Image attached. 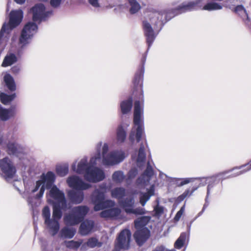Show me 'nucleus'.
<instances>
[{
  "label": "nucleus",
  "instance_id": "1",
  "mask_svg": "<svg viewBox=\"0 0 251 251\" xmlns=\"http://www.w3.org/2000/svg\"><path fill=\"white\" fill-rule=\"evenodd\" d=\"M149 50L147 49L146 52L143 55L141 60V65L135 74L133 83L134 87L136 88L139 85L141 87L140 100H136L134 102L133 110V124L132 130L129 134V140L133 144L135 139L139 143L142 139L144 133V95L143 90V81L145 73V64L147 56Z\"/></svg>",
  "mask_w": 251,
  "mask_h": 251
},
{
  "label": "nucleus",
  "instance_id": "2",
  "mask_svg": "<svg viewBox=\"0 0 251 251\" xmlns=\"http://www.w3.org/2000/svg\"><path fill=\"white\" fill-rule=\"evenodd\" d=\"M202 1V0H195L183 2L175 8L156 12L151 19V23L156 28L159 26L158 32H160L165 24L173 18L182 13L194 10L196 7H201Z\"/></svg>",
  "mask_w": 251,
  "mask_h": 251
},
{
  "label": "nucleus",
  "instance_id": "3",
  "mask_svg": "<svg viewBox=\"0 0 251 251\" xmlns=\"http://www.w3.org/2000/svg\"><path fill=\"white\" fill-rule=\"evenodd\" d=\"M68 186L71 188L67 191L69 203L72 204H79L84 200V191L89 189L92 185L84 181L80 176L73 175L69 176L66 180Z\"/></svg>",
  "mask_w": 251,
  "mask_h": 251
},
{
  "label": "nucleus",
  "instance_id": "4",
  "mask_svg": "<svg viewBox=\"0 0 251 251\" xmlns=\"http://www.w3.org/2000/svg\"><path fill=\"white\" fill-rule=\"evenodd\" d=\"M36 22L28 21L24 25L18 39L17 54L21 56L27 46L31 43L34 36L38 32V25Z\"/></svg>",
  "mask_w": 251,
  "mask_h": 251
},
{
  "label": "nucleus",
  "instance_id": "5",
  "mask_svg": "<svg viewBox=\"0 0 251 251\" xmlns=\"http://www.w3.org/2000/svg\"><path fill=\"white\" fill-rule=\"evenodd\" d=\"M91 202L94 204V210L99 211L108 207H113L115 202L111 200H106L105 195L99 189H95L90 197Z\"/></svg>",
  "mask_w": 251,
  "mask_h": 251
},
{
  "label": "nucleus",
  "instance_id": "6",
  "mask_svg": "<svg viewBox=\"0 0 251 251\" xmlns=\"http://www.w3.org/2000/svg\"><path fill=\"white\" fill-rule=\"evenodd\" d=\"M29 12L32 14V20L38 24L47 21L53 14L52 10L46 11L45 5L41 3L35 4L30 8Z\"/></svg>",
  "mask_w": 251,
  "mask_h": 251
},
{
  "label": "nucleus",
  "instance_id": "7",
  "mask_svg": "<svg viewBox=\"0 0 251 251\" xmlns=\"http://www.w3.org/2000/svg\"><path fill=\"white\" fill-rule=\"evenodd\" d=\"M131 240V232L128 228L122 230L117 235L115 241L113 251L122 250H128L130 248Z\"/></svg>",
  "mask_w": 251,
  "mask_h": 251
},
{
  "label": "nucleus",
  "instance_id": "8",
  "mask_svg": "<svg viewBox=\"0 0 251 251\" xmlns=\"http://www.w3.org/2000/svg\"><path fill=\"white\" fill-rule=\"evenodd\" d=\"M142 28L144 35L148 47V50H149L158 34L160 32H158L159 27L158 26L156 28V26L154 25V29H153L151 24L148 21L144 20L142 22Z\"/></svg>",
  "mask_w": 251,
  "mask_h": 251
},
{
  "label": "nucleus",
  "instance_id": "9",
  "mask_svg": "<svg viewBox=\"0 0 251 251\" xmlns=\"http://www.w3.org/2000/svg\"><path fill=\"white\" fill-rule=\"evenodd\" d=\"M47 195L50 197L48 202L50 204L55 203H68L65 197L64 192L61 190L57 185H55L48 190Z\"/></svg>",
  "mask_w": 251,
  "mask_h": 251
},
{
  "label": "nucleus",
  "instance_id": "10",
  "mask_svg": "<svg viewBox=\"0 0 251 251\" xmlns=\"http://www.w3.org/2000/svg\"><path fill=\"white\" fill-rule=\"evenodd\" d=\"M0 169L3 177L6 180L13 178L16 173L15 166L8 157L0 160Z\"/></svg>",
  "mask_w": 251,
  "mask_h": 251
},
{
  "label": "nucleus",
  "instance_id": "11",
  "mask_svg": "<svg viewBox=\"0 0 251 251\" xmlns=\"http://www.w3.org/2000/svg\"><path fill=\"white\" fill-rule=\"evenodd\" d=\"M42 216L45 220V224L49 228L52 236L55 235L59 231L60 224L59 222L51 221L50 210L48 206H45L42 210Z\"/></svg>",
  "mask_w": 251,
  "mask_h": 251
},
{
  "label": "nucleus",
  "instance_id": "12",
  "mask_svg": "<svg viewBox=\"0 0 251 251\" xmlns=\"http://www.w3.org/2000/svg\"><path fill=\"white\" fill-rule=\"evenodd\" d=\"M236 170H241L240 171L234 172L233 174L226 176L221 178L222 181L226 178H232L234 177H236L237 176H239L240 175H241L242 174H244L247 172L251 170V159L250 160L249 162L248 163L240 165L239 166H236L233 168H232L231 169H229L228 170L224 171L223 172L220 173L218 174H217V176H225L226 174H228L229 173H230L231 172H233Z\"/></svg>",
  "mask_w": 251,
  "mask_h": 251
},
{
  "label": "nucleus",
  "instance_id": "13",
  "mask_svg": "<svg viewBox=\"0 0 251 251\" xmlns=\"http://www.w3.org/2000/svg\"><path fill=\"white\" fill-rule=\"evenodd\" d=\"M105 177L104 171L98 167L89 168L88 171L84 175V178L87 181L96 183L103 180Z\"/></svg>",
  "mask_w": 251,
  "mask_h": 251
},
{
  "label": "nucleus",
  "instance_id": "14",
  "mask_svg": "<svg viewBox=\"0 0 251 251\" xmlns=\"http://www.w3.org/2000/svg\"><path fill=\"white\" fill-rule=\"evenodd\" d=\"M56 179V176L55 173L52 171H49L46 173H43L38 180L42 184V187L48 190L56 185L55 184Z\"/></svg>",
  "mask_w": 251,
  "mask_h": 251
},
{
  "label": "nucleus",
  "instance_id": "15",
  "mask_svg": "<svg viewBox=\"0 0 251 251\" xmlns=\"http://www.w3.org/2000/svg\"><path fill=\"white\" fill-rule=\"evenodd\" d=\"M52 206V215L51 221L59 222V220L62 218L63 212L66 211L71 208L69 203H55L51 204Z\"/></svg>",
  "mask_w": 251,
  "mask_h": 251
},
{
  "label": "nucleus",
  "instance_id": "16",
  "mask_svg": "<svg viewBox=\"0 0 251 251\" xmlns=\"http://www.w3.org/2000/svg\"><path fill=\"white\" fill-rule=\"evenodd\" d=\"M218 177V176H217V175H216L215 176H212L210 177L211 180L208 182L206 189V195L205 199V203L203 204L201 211L198 213V216H201L204 212L205 209L209 205V201L208 199L210 195L211 191L219 183L220 180V179H217V177Z\"/></svg>",
  "mask_w": 251,
  "mask_h": 251
},
{
  "label": "nucleus",
  "instance_id": "17",
  "mask_svg": "<svg viewBox=\"0 0 251 251\" xmlns=\"http://www.w3.org/2000/svg\"><path fill=\"white\" fill-rule=\"evenodd\" d=\"M151 231L148 227L136 229L133 234L134 240L139 247L142 246L150 238Z\"/></svg>",
  "mask_w": 251,
  "mask_h": 251
},
{
  "label": "nucleus",
  "instance_id": "18",
  "mask_svg": "<svg viewBox=\"0 0 251 251\" xmlns=\"http://www.w3.org/2000/svg\"><path fill=\"white\" fill-rule=\"evenodd\" d=\"M6 152L9 155L18 156L24 152L25 148L23 145L16 141H9L6 144Z\"/></svg>",
  "mask_w": 251,
  "mask_h": 251
},
{
  "label": "nucleus",
  "instance_id": "19",
  "mask_svg": "<svg viewBox=\"0 0 251 251\" xmlns=\"http://www.w3.org/2000/svg\"><path fill=\"white\" fill-rule=\"evenodd\" d=\"M80 223L78 231L82 236L88 235L93 231L95 227V222L93 220L85 219Z\"/></svg>",
  "mask_w": 251,
  "mask_h": 251
},
{
  "label": "nucleus",
  "instance_id": "20",
  "mask_svg": "<svg viewBox=\"0 0 251 251\" xmlns=\"http://www.w3.org/2000/svg\"><path fill=\"white\" fill-rule=\"evenodd\" d=\"M16 105H11L8 108L2 107L0 108V120L7 121L11 117H14L16 113Z\"/></svg>",
  "mask_w": 251,
  "mask_h": 251
},
{
  "label": "nucleus",
  "instance_id": "21",
  "mask_svg": "<svg viewBox=\"0 0 251 251\" xmlns=\"http://www.w3.org/2000/svg\"><path fill=\"white\" fill-rule=\"evenodd\" d=\"M119 203L125 211L128 214L131 209L134 207L135 200L133 196H129L120 200Z\"/></svg>",
  "mask_w": 251,
  "mask_h": 251
},
{
  "label": "nucleus",
  "instance_id": "22",
  "mask_svg": "<svg viewBox=\"0 0 251 251\" xmlns=\"http://www.w3.org/2000/svg\"><path fill=\"white\" fill-rule=\"evenodd\" d=\"M64 221L66 225L70 226L77 225L81 222L73 209L69 213L64 216Z\"/></svg>",
  "mask_w": 251,
  "mask_h": 251
},
{
  "label": "nucleus",
  "instance_id": "23",
  "mask_svg": "<svg viewBox=\"0 0 251 251\" xmlns=\"http://www.w3.org/2000/svg\"><path fill=\"white\" fill-rule=\"evenodd\" d=\"M154 175V171L150 163L149 162L147 167L141 176L137 179V181L140 182H149Z\"/></svg>",
  "mask_w": 251,
  "mask_h": 251
},
{
  "label": "nucleus",
  "instance_id": "24",
  "mask_svg": "<svg viewBox=\"0 0 251 251\" xmlns=\"http://www.w3.org/2000/svg\"><path fill=\"white\" fill-rule=\"evenodd\" d=\"M72 209L81 222L84 220L85 217L90 210L89 207L86 205H78L74 207Z\"/></svg>",
  "mask_w": 251,
  "mask_h": 251
},
{
  "label": "nucleus",
  "instance_id": "25",
  "mask_svg": "<svg viewBox=\"0 0 251 251\" xmlns=\"http://www.w3.org/2000/svg\"><path fill=\"white\" fill-rule=\"evenodd\" d=\"M4 86L7 90L13 92L16 90V84L13 77L9 74H6L3 76Z\"/></svg>",
  "mask_w": 251,
  "mask_h": 251
},
{
  "label": "nucleus",
  "instance_id": "26",
  "mask_svg": "<svg viewBox=\"0 0 251 251\" xmlns=\"http://www.w3.org/2000/svg\"><path fill=\"white\" fill-rule=\"evenodd\" d=\"M133 106V99L131 96L127 100H124L120 103V109L122 114L125 115L129 113Z\"/></svg>",
  "mask_w": 251,
  "mask_h": 251
},
{
  "label": "nucleus",
  "instance_id": "27",
  "mask_svg": "<svg viewBox=\"0 0 251 251\" xmlns=\"http://www.w3.org/2000/svg\"><path fill=\"white\" fill-rule=\"evenodd\" d=\"M91 167V165L88 162V157L84 156L77 164V174H84V175Z\"/></svg>",
  "mask_w": 251,
  "mask_h": 251
},
{
  "label": "nucleus",
  "instance_id": "28",
  "mask_svg": "<svg viewBox=\"0 0 251 251\" xmlns=\"http://www.w3.org/2000/svg\"><path fill=\"white\" fill-rule=\"evenodd\" d=\"M151 219L150 216H142L134 221V226L136 229H143L147 227L146 226L148 224Z\"/></svg>",
  "mask_w": 251,
  "mask_h": 251
},
{
  "label": "nucleus",
  "instance_id": "29",
  "mask_svg": "<svg viewBox=\"0 0 251 251\" xmlns=\"http://www.w3.org/2000/svg\"><path fill=\"white\" fill-rule=\"evenodd\" d=\"M127 133L122 124L119 125L116 129V140L118 144L124 143L126 138Z\"/></svg>",
  "mask_w": 251,
  "mask_h": 251
},
{
  "label": "nucleus",
  "instance_id": "30",
  "mask_svg": "<svg viewBox=\"0 0 251 251\" xmlns=\"http://www.w3.org/2000/svg\"><path fill=\"white\" fill-rule=\"evenodd\" d=\"M146 154L145 152L144 146L142 144L139 149L138 156L136 159V165L139 168H142L145 164Z\"/></svg>",
  "mask_w": 251,
  "mask_h": 251
},
{
  "label": "nucleus",
  "instance_id": "31",
  "mask_svg": "<svg viewBox=\"0 0 251 251\" xmlns=\"http://www.w3.org/2000/svg\"><path fill=\"white\" fill-rule=\"evenodd\" d=\"M75 233L76 230L75 228L65 226L61 229L59 235L62 238L71 239L75 236Z\"/></svg>",
  "mask_w": 251,
  "mask_h": 251
},
{
  "label": "nucleus",
  "instance_id": "32",
  "mask_svg": "<svg viewBox=\"0 0 251 251\" xmlns=\"http://www.w3.org/2000/svg\"><path fill=\"white\" fill-rule=\"evenodd\" d=\"M16 54H17L16 53ZM18 55H16L14 53H9L7 54L4 57L3 62L2 63V66L6 67L9 66H11L14 64L18 61ZM20 56H19L20 57Z\"/></svg>",
  "mask_w": 251,
  "mask_h": 251
},
{
  "label": "nucleus",
  "instance_id": "33",
  "mask_svg": "<svg viewBox=\"0 0 251 251\" xmlns=\"http://www.w3.org/2000/svg\"><path fill=\"white\" fill-rule=\"evenodd\" d=\"M16 97V93L14 92L10 94L2 92L0 93V101L4 105H8L14 100Z\"/></svg>",
  "mask_w": 251,
  "mask_h": 251
},
{
  "label": "nucleus",
  "instance_id": "34",
  "mask_svg": "<svg viewBox=\"0 0 251 251\" xmlns=\"http://www.w3.org/2000/svg\"><path fill=\"white\" fill-rule=\"evenodd\" d=\"M126 189L124 187H116L111 191V196L112 198L122 200L126 196Z\"/></svg>",
  "mask_w": 251,
  "mask_h": 251
},
{
  "label": "nucleus",
  "instance_id": "35",
  "mask_svg": "<svg viewBox=\"0 0 251 251\" xmlns=\"http://www.w3.org/2000/svg\"><path fill=\"white\" fill-rule=\"evenodd\" d=\"M188 237L189 233L187 234L185 232H182L175 242V247L178 250L181 249L184 246L186 239Z\"/></svg>",
  "mask_w": 251,
  "mask_h": 251
},
{
  "label": "nucleus",
  "instance_id": "36",
  "mask_svg": "<svg viewBox=\"0 0 251 251\" xmlns=\"http://www.w3.org/2000/svg\"><path fill=\"white\" fill-rule=\"evenodd\" d=\"M127 2L130 6L129 12L130 14H136L141 9L142 7L137 0H127Z\"/></svg>",
  "mask_w": 251,
  "mask_h": 251
},
{
  "label": "nucleus",
  "instance_id": "37",
  "mask_svg": "<svg viewBox=\"0 0 251 251\" xmlns=\"http://www.w3.org/2000/svg\"><path fill=\"white\" fill-rule=\"evenodd\" d=\"M69 168V164L67 163L63 165H57L55 167V172L58 176L64 177L68 174Z\"/></svg>",
  "mask_w": 251,
  "mask_h": 251
},
{
  "label": "nucleus",
  "instance_id": "38",
  "mask_svg": "<svg viewBox=\"0 0 251 251\" xmlns=\"http://www.w3.org/2000/svg\"><path fill=\"white\" fill-rule=\"evenodd\" d=\"M216 1L212 0L208 2L203 6L202 9L209 11L222 9V5Z\"/></svg>",
  "mask_w": 251,
  "mask_h": 251
},
{
  "label": "nucleus",
  "instance_id": "39",
  "mask_svg": "<svg viewBox=\"0 0 251 251\" xmlns=\"http://www.w3.org/2000/svg\"><path fill=\"white\" fill-rule=\"evenodd\" d=\"M111 152L114 165L122 162L125 158V153L123 151H113Z\"/></svg>",
  "mask_w": 251,
  "mask_h": 251
},
{
  "label": "nucleus",
  "instance_id": "40",
  "mask_svg": "<svg viewBox=\"0 0 251 251\" xmlns=\"http://www.w3.org/2000/svg\"><path fill=\"white\" fill-rule=\"evenodd\" d=\"M66 247L70 249L77 250L80 246L82 242L75 240L65 241L64 242Z\"/></svg>",
  "mask_w": 251,
  "mask_h": 251
},
{
  "label": "nucleus",
  "instance_id": "41",
  "mask_svg": "<svg viewBox=\"0 0 251 251\" xmlns=\"http://www.w3.org/2000/svg\"><path fill=\"white\" fill-rule=\"evenodd\" d=\"M101 163L104 166H109L114 165L113 158L111 156V152L108 154L101 156Z\"/></svg>",
  "mask_w": 251,
  "mask_h": 251
},
{
  "label": "nucleus",
  "instance_id": "42",
  "mask_svg": "<svg viewBox=\"0 0 251 251\" xmlns=\"http://www.w3.org/2000/svg\"><path fill=\"white\" fill-rule=\"evenodd\" d=\"M113 180L117 183H120L125 178L123 172L121 171H117L114 172L112 176Z\"/></svg>",
  "mask_w": 251,
  "mask_h": 251
},
{
  "label": "nucleus",
  "instance_id": "43",
  "mask_svg": "<svg viewBox=\"0 0 251 251\" xmlns=\"http://www.w3.org/2000/svg\"><path fill=\"white\" fill-rule=\"evenodd\" d=\"M109 208L110 219H116L118 218L121 213V209L118 207H111Z\"/></svg>",
  "mask_w": 251,
  "mask_h": 251
},
{
  "label": "nucleus",
  "instance_id": "44",
  "mask_svg": "<svg viewBox=\"0 0 251 251\" xmlns=\"http://www.w3.org/2000/svg\"><path fill=\"white\" fill-rule=\"evenodd\" d=\"M86 244L88 247L91 248H94L96 247H100L101 246V243L99 242L98 239L95 237H91L89 238Z\"/></svg>",
  "mask_w": 251,
  "mask_h": 251
},
{
  "label": "nucleus",
  "instance_id": "45",
  "mask_svg": "<svg viewBox=\"0 0 251 251\" xmlns=\"http://www.w3.org/2000/svg\"><path fill=\"white\" fill-rule=\"evenodd\" d=\"M147 211L144 208L138 207L134 208L133 207L128 214H134L136 216L143 215L147 213Z\"/></svg>",
  "mask_w": 251,
  "mask_h": 251
},
{
  "label": "nucleus",
  "instance_id": "46",
  "mask_svg": "<svg viewBox=\"0 0 251 251\" xmlns=\"http://www.w3.org/2000/svg\"><path fill=\"white\" fill-rule=\"evenodd\" d=\"M151 195L141 192L139 195V202L143 206H145L147 202L150 199Z\"/></svg>",
  "mask_w": 251,
  "mask_h": 251
},
{
  "label": "nucleus",
  "instance_id": "47",
  "mask_svg": "<svg viewBox=\"0 0 251 251\" xmlns=\"http://www.w3.org/2000/svg\"><path fill=\"white\" fill-rule=\"evenodd\" d=\"M157 205L154 207L153 211L154 215L156 217H160L164 212V207L159 205V200H157Z\"/></svg>",
  "mask_w": 251,
  "mask_h": 251
},
{
  "label": "nucleus",
  "instance_id": "48",
  "mask_svg": "<svg viewBox=\"0 0 251 251\" xmlns=\"http://www.w3.org/2000/svg\"><path fill=\"white\" fill-rule=\"evenodd\" d=\"M177 185L179 187L182 186L189 183L191 181V178H175Z\"/></svg>",
  "mask_w": 251,
  "mask_h": 251
},
{
  "label": "nucleus",
  "instance_id": "49",
  "mask_svg": "<svg viewBox=\"0 0 251 251\" xmlns=\"http://www.w3.org/2000/svg\"><path fill=\"white\" fill-rule=\"evenodd\" d=\"M189 195V190H186L181 195L179 196L176 199V201L178 203L182 201L186 197Z\"/></svg>",
  "mask_w": 251,
  "mask_h": 251
},
{
  "label": "nucleus",
  "instance_id": "50",
  "mask_svg": "<svg viewBox=\"0 0 251 251\" xmlns=\"http://www.w3.org/2000/svg\"><path fill=\"white\" fill-rule=\"evenodd\" d=\"M101 156H100V157L99 158L98 156V154H96V155L94 156L91 157V158L90 159V160L88 163L92 167H96L95 166L97 164V161L100 160H101Z\"/></svg>",
  "mask_w": 251,
  "mask_h": 251
},
{
  "label": "nucleus",
  "instance_id": "51",
  "mask_svg": "<svg viewBox=\"0 0 251 251\" xmlns=\"http://www.w3.org/2000/svg\"><path fill=\"white\" fill-rule=\"evenodd\" d=\"M138 170L136 168H132L128 173V178L133 179L137 175Z\"/></svg>",
  "mask_w": 251,
  "mask_h": 251
},
{
  "label": "nucleus",
  "instance_id": "52",
  "mask_svg": "<svg viewBox=\"0 0 251 251\" xmlns=\"http://www.w3.org/2000/svg\"><path fill=\"white\" fill-rule=\"evenodd\" d=\"M152 251H176L175 249L169 250L163 245L156 246Z\"/></svg>",
  "mask_w": 251,
  "mask_h": 251
},
{
  "label": "nucleus",
  "instance_id": "53",
  "mask_svg": "<svg viewBox=\"0 0 251 251\" xmlns=\"http://www.w3.org/2000/svg\"><path fill=\"white\" fill-rule=\"evenodd\" d=\"M102 211L100 213V216L101 218L105 219H110L109 209L107 210H101Z\"/></svg>",
  "mask_w": 251,
  "mask_h": 251
},
{
  "label": "nucleus",
  "instance_id": "54",
  "mask_svg": "<svg viewBox=\"0 0 251 251\" xmlns=\"http://www.w3.org/2000/svg\"><path fill=\"white\" fill-rule=\"evenodd\" d=\"M242 11L244 12V13H246L247 11L244 6L242 4L238 5L234 8V12L236 13Z\"/></svg>",
  "mask_w": 251,
  "mask_h": 251
},
{
  "label": "nucleus",
  "instance_id": "55",
  "mask_svg": "<svg viewBox=\"0 0 251 251\" xmlns=\"http://www.w3.org/2000/svg\"><path fill=\"white\" fill-rule=\"evenodd\" d=\"M62 0H50V4L53 8H57L60 6Z\"/></svg>",
  "mask_w": 251,
  "mask_h": 251
},
{
  "label": "nucleus",
  "instance_id": "56",
  "mask_svg": "<svg viewBox=\"0 0 251 251\" xmlns=\"http://www.w3.org/2000/svg\"><path fill=\"white\" fill-rule=\"evenodd\" d=\"M11 73L17 75L18 74L21 70V67L19 65H15L11 68Z\"/></svg>",
  "mask_w": 251,
  "mask_h": 251
},
{
  "label": "nucleus",
  "instance_id": "57",
  "mask_svg": "<svg viewBox=\"0 0 251 251\" xmlns=\"http://www.w3.org/2000/svg\"><path fill=\"white\" fill-rule=\"evenodd\" d=\"M45 190H46V189L44 188L43 187H41V188L39 189V192L35 196V199L37 200H39V199H41V198H42V197L44 194Z\"/></svg>",
  "mask_w": 251,
  "mask_h": 251
},
{
  "label": "nucleus",
  "instance_id": "58",
  "mask_svg": "<svg viewBox=\"0 0 251 251\" xmlns=\"http://www.w3.org/2000/svg\"><path fill=\"white\" fill-rule=\"evenodd\" d=\"M109 151L108 145L107 143H104L102 148V152L101 153V157L106 154H108L107 152Z\"/></svg>",
  "mask_w": 251,
  "mask_h": 251
},
{
  "label": "nucleus",
  "instance_id": "59",
  "mask_svg": "<svg viewBox=\"0 0 251 251\" xmlns=\"http://www.w3.org/2000/svg\"><path fill=\"white\" fill-rule=\"evenodd\" d=\"M35 197L32 196H29L27 199V201L28 202V204L30 205L32 208L33 207L34 205L35 204Z\"/></svg>",
  "mask_w": 251,
  "mask_h": 251
},
{
  "label": "nucleus",
  "instance_id": "60",
  "mask_svg": "<svg viewBox=\"0 0 251 251\" xmlns=\"http://www.w3.org/2000/svg\"><path fill=\"white\" fill-rule=\"evenodd\" d=\"M102 142H100L97 144L96 147V151H97L96 154H98V156L99 158L100 157V156H101V147L102 146Z\"/></svg>",
  "mask_w": 251,
  "mask_h": 251
},
{
  "label": "nucleus",
  "instance_id": "61",
  "mask_svg": "<svg viewBox=\"0 0 251 251\" xmlns=\"http://www.w3.org/2000/svg\"><path fill=\"white\" fill-rule=\"evenodd\" d=\"M41 187H42V184L39 180H37L35 183V186L34 188L31 190V192L32 193L36 192L41 188Z\"/></svg>",
  "mask_w": 251,
  "mask_h": 251
},
{
  "label": "nucleus",
  "instance_id": "62",
  "mask_svg": "<svg viewBox=\"0 0 251 251\" xmlns=\"http://www.w3.org/2000/svg\"><path fill=\"white\" fill-rule=\"evenodd\" d=\"M96 189H99L100 192H103V194L105 195L107 186L106 183H102L99 186V188H96Z\"/></svg>",
  "mask_w": 251,
  "mask_h": 251
},
{
  "label": "nucleus",
  "instance_id": "63",
  "mask_svg": "<svg viewBox=\"0 0 251 251\" xmlns=\"http://www.w3.org/2000/svg\"><path fill=\"white\" fill-rule=\"evenodd\" d=\"M99 0H88L89 3L94 7H100Z\"/></svg>",
  "mask_w": 251,
  "mask_h": 251
},
{
  "label": "nucleus",
  "instance_id": "64",
  "mask_svg": "<svg viewBox=\"0 0 251 251\" xmlns=\"http://www.w3.org/2000/svg\"><path fill=\"white\" fill-rule=\"evenodd\" d=\"M182 214H182V213H180L179 211H177L174 218V221L175 222L178 221Z\"/></svg>",
  "mask_w": 251,
  "mask_h": 251
}]
</instances>
